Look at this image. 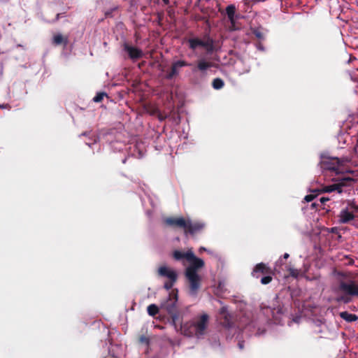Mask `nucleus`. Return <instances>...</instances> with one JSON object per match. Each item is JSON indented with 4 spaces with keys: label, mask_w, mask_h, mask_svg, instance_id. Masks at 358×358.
I'll return each instance as SVG.
<instances>
[{
    "label": "nucleus",
    "mask_w": 358,
    "mask_h": 358,
    "mask_svg": "<svg viewBox=\"0 0 358 358\" xmlns=\"http://www.w3.org/2000/svg\"><path fill=\"white\" fill-rule=\"evenodd\" d=\"M188 262L190 265L185 270V276L189 282V292L192 295H196L200 287L201 278L197 273V271L204 266L203 259L196 257L194 254L187 255Z\"/></svg>",
    "instance_id": "nucleus-1"
},
{
    "label": "nucleus",
    "mask_w": 358,
    "mask_h": 358,
    "mask_svg": "<svg viewBox=\"0 0 358 358\" xmlns=\"http://www.w3.org/2000/svg\"><path fill=\"white\" fill-rule=\"evenodd\" d=\"M209 322V315L203 313L194 318V320L187 322L183 324L181 322L180 326L182 333L187 336H195L197 338L203 336L206 334Z\"/></svg>",
    "instance_id": "nucleus-2"
},
{
    "label": "nucleus",
    "mask_w": 358,
    "mask_h": 358,
    "mask_svg": "<svg viewBox=\"0 0 358 358\" xmlns=\"http://www.w3.org/2000/svg\"><path fill=\"white\" fill-rule=\"evenodd\" d=\"M178 290H172L166 300L161 303V308L166 310L171 318L175 328L180 323V313L178 305Z\"/></svg>",
    "instance_id": "nucleus-3"
},
{
    "label": "nucleus",
    "mask_w": 358,
    "mask_h": 358,
    "mask_svg": "<svg viewBox=\"0 0 358 358\" xmlns=\"http://www.w3.org/2000/svg\"><path fill=\"white\" fill-rule=\"evenodd\" d=\"M274 274V270L263 262L256 264L252 272V275L256 278H259L263 275L260 280L262 285L269 284L272 281Z\"/></svg>",
    "instance_id": "nucleus-4"
},
{
    "label": "nucleus",
    "mask_w": 358,
    "mask_h": 358,
    "mask_svg": "<svg viewBox=\"0 0 358 358\" xmlns=\"http://www.w3.org/2000/svg\"><path fill=\"white\" fill-rule=\"evenodd\" d=\"M338 290L345 295L338 297V301H343L344 303H348L350 299L348 296H358V285L354 281L345 282L341 281L338 286Z\"/></svg>",
    "instance_id": "nucleus-5"
},
{
    "label": "nucleus",
    "mask_w": 358,
    "mask_h": 358,
    "mask_svg": "<svg viewBox=\"0 0 358 358\" xmlns=\"http://www.w3.org/2000/svg\"><path fill=\"white\" fill-rule=\"evenodd\" d=\"M159 277L166 278L167 281L164 282V287L166 290L171 289L178 279V274L176 271L166 266H161L157 271Z\"/></svg>",
    "instance_id": "nucleus-6"
},
{
    "label": "nucleus",
    "mask_w": 358,
    "mask_h": 358,
    "mask_svg": "<svg viewBox=\"0 0 358 358\" xmlns=\"http://www.w3.org/2000/svg\"><path fill=\"white\" fill-rule=\"evenodd\" d=\"M187 42L189 43V48L193 50H196L198 47H203L208 52H211L213 50V41L209 37L206 41L198 38H189Z\"/></svg>",
    "instance_id": "nucleus-7"
},
{
    "label": "nucleus",
    "mask_w": 358,
    "mask_h": 358,
    "mask_svg": "<svg viewBox=\"0 0 358 358\" xmlns=\"http://www.w3.org/2000/svg\"><path fill=\"white\" fill-rule=\"evenodd\" d=\"M206 227L205 223L200 222V221H196L192 222L190 220H187L185 227L184 229L185 234H190L192 236H194L198 233H200L201 231L204 229Z\"/></svg>",
    "instance_id": "nucleus-8"
},
{
    "label": "nucleus",
    "mask_w": 358,
    "mask_h": 358,
    "mask_svg": "<svg viewBox=\"0 0 358 358\" xmlns=\"http://www.w3.org/2000/svg\"><path fill=\"white\" fill-rule=\"evenodd\" d=\"M353 181L354 180L350 177L342 178L340 180L339 182L327 185L323 187L322 192L329 193L334 191H337L338 192L341 193L343 191V187L350 185Z\"/></svg>",
    "instance_id": "nucleus-9"
},
{
    "label": "nucleus",
    "mask_w": 358,
    "mask_h": 358,
    "mask_svg": "<svg viewBox=\"0 0 358 358\" xmlns=\"http://www.w3.org/2000/svg\"><path fill=\"white\" fill-rule=\"evenodd\" d=\"M189 66H191V64L187 62L185 60H178L174 62L171 65V71L166 74V78L168 80H171L178 75L180 68Z\"/></svg>",
    "instance_id": "nucleus-10"
},
{
    "label": "nucleus",
    "mask_w": 358,
    "mask_h": 358,
    "mask_svg": "<svg viewBox=\"0 0 358 358\" xmlns=\"http://www.w3.org/2000/svg\"><path fill=\"white\" fill-rule=\"evenodd\" d=\"M123 49L128 53L129 58L133 60L141 59L143 55L141 49L131 46L127 43L123 44Z\"/></svg>",
    "instance_id": "nucleus-11"
},
{
    "label": "nucleus",
    "mask_w": 358,
    "mask_h": 358,
    "mask_svg": "<svg viewBox=\"0 0 358 358\" xmlns=\"http://www.w3.org/2000/svg\"><path fill=\"white\" fill-rule=\"evenodd\" d=\"M330 159L331 162H327L324 164V169H328L329 171H334L336 174L343 173L344 169L340 165V158H327Z\"/></svg>",
    "instance_id": "nucleus-12"
},
{
    "label": "nucleus",
    "mask_w": 358,
    "mask_h": 358,
    "mask_svg": "<svg viewBox=\"0 0 358 358\" xmlns=\"http://www.w3.org/2000/svg\"><path fill=\"white\" fill-rule=\"evenodd\" d=\"M187 220L183 217H167L165 219V223L171 227L185 229Z\"/></svg>",
    "instance_id": "nucleus-13"
},
{
    "label": "nucleus",
    "mask_w": 358,
    "mask_h": 358,
    "mask_svg": "<svg viewBox=\"0 0 358 358\" xmlns=\"http://www.w3.org/2000/svg\"><path fill=\"white\" fill-rule=\"evenodd\" d=\"M262 313L266 315L268 319L271 316L272 317H275V314H282V308H271L270 307H262Z\"/></svg>",
    "instance_id": "nucleus-14"
},
{
    "label": "nucleus",
    "mask_w": 358,
    "mask_h": 358,
    "mask_svg": "<svg viewBox=\"0 0 358 358\" xmlns=\"http://www.w3.org/2000/svg\"><path fill=\"white\" fill-rule=\"evenodd\" d=\"M52 43L55 45H63L66 47L69 43V36H63L61 34H55L52 38Z\"/></svg>",
    "instance_id": "nucleus-15"
},
{
    "label": "nucleus",
    "mask_w": 358,
    "mask_h": 358,
    "mask_svg": "<svg viewBox=\"0 0 358 358\" xmlns=\"http://www.w3.org/2000/svg\"><path fill=\"white\" fill-rule=\"evenodd\" d=\"M236 6L234 4H230L226 8V13L227 15L228 19L231 24L234 25L235 24V13H236Z\"/></svg>",
    "instance_id": "nucleus-16"
},
{
    "label": "nucleus",
    "mask_w": 358,
    "mask_h": 358,
    "mask_svg": "<svg viewBox=\"0 0 358 358\" xmlns=\"http://www.w3.org/2000/svg\"><path fill=\"white\" fill-rule=\"evenodd\" d=\"M354 219V215L349 212L348 209L342 210L340 213V222L348 223Z\"/></svg>",
    "instance_id": "nucleus-17"
},
{
    "label": "nucleus",
    "mask_w": 358,
    "mask_h": 358,
    "mask_svg": "<svg viewBox=\"0 0 358 358\" xmlns=\"http://www.w3.org/2000/svg\"><path fill=\"white\" fill-rule=\"evenodd\" d=\"M192 252H193L192 250H188L186 252H182L180 250H174L173 252V257L174 258V259H176L177 261H180L183 259L188 260L187 255L192 254Z\"/></svg>",
    "instance_id": "nucleus-18"
},
{
    "label": "nucleus",
    "mask_w": 358,
    "mask_h": 358,
    "mask_svg": "<svg viewBox=\"0 0 358 358\" xmlns=\"http://www.w3.org/2000/svg\"><path fill=\"white\" fill-rule=\"evenodd\" d=\"M339 315L343 320L348 322H355L358 320L357 315L352 313H350L348 311L341 312Z\"/></svg>",
    "instance_id": "nucleus-19"
},
{
    "label": "nucleus",
    "mask_w": 358,
    "mask_h": 358,
    "mask_svg": "<svg viewBox=\"0 0 358 358\" xmlns=\"http://www.w3.org/2000/svg\"><path fill=\"white\" fill-rule=\"evenodd\" d=\"M213 66V64L210 62H206L204 59H199L197 62V69L201 72H204L208 68Z\"/></svg>",
    "instance_id": "nucleus-20"
},
{
    "label": "nucleus",
    "mask_w": 358,
    "mask_h": 358,
    "mask_svg": "<svg viewBox=\"0 0 358 358\" xmlns=\"http://www.w3.org/2000/svg\"><path fill=\"white\" fill-rule=\"evenodd\" d=\"M224 81L220 78H215L212 82V86L215 90H220L224 87Z\"/></svg>",
    "instance_id": "nucleus-21"
},
{
    "label": "nucleus",
    "mask_w": 358,
    "mask_h": 358,
    "mask_svg": "<svg viewBox=\"0 0 358 358\" xmlns=\"http://www.w3.org/2000/svg\"><path fill=\"white\" fill-rule=\"evenodd\" d=\"M147 310L150 316H155L159 313V308L155 304H150L148 306Z\"/></svg>",
    "instance_id": "nucleus-22"
},
{
    "label": "nucleus",
    "mask_w": 358,
    "mask_h": 358,
    "mask_svg": "<svg viewBox=\"0 0 358 358\" xmlns=\"http://www.w3.org/2000/svg\"><path fill=\"white\" fill-rule=\"evenodd\" d=\"M107 94L105 92H99L96 94V95L93 98V101L96 103H99L102 101L103 99V97L106 96Z\"/></svg>",
    "instance_id": "nucleus-23"
},
{
    "label": "nucleus",
    "mask_w": 358,
    "mask_h": 358,
    "mask_svg": "<svg viewBox=\"0 0 358 358\" xmlns=\"http://www.w3.org/2000/svg\"><path fill=\"white\" fill-rule=\"evenodd\" d=\"M252 33L255 36V37L257 38L258 39H261V40L264 39V34L259 29L253 30Z\"/></svg>",
    "instance_id": "nucleus-24"
},
{
    "label": "nucleus",
    "mask_w": 358,
    "mask_h": 358,
    "mask_svg": "<svg viewBox=\"0 0 358 358\" xmlns=\"http://www.w3.org/2000/svg\"><path fill=\"white\" fill-rule=\"evenodd\" d=\"M220 314L223 316V317L224 318L225 321L228 322V313H227V308L226 307H222L220 308Z\"/></svg>",
    "instance_id": "nucleus-25"
},
{
    "label": "nucleus",
    "mask_w": 358,
    "mask_h": 358,
    "mask_svg": "<svg viewBox=\"0 0 358 358\" xmlns=\"http://www.w3.org/2000/svg\"><path fill=\"white\" fill-rule=\"evenodd\" d=\"M289 275L293 277V278H297L299 274V272L297 269H295V268H289Z\"/></svg>",
    "instance_id": "nucleus-26"
},
{
    "label": "nucleus",
    "mask_w": 358,
    "mask_h": 358,
    "mask_svg": "<svg viewBox=\"0 0 358 358\" xmlns=\"http://www.w3.org/2000/svg\"><path fill=\"white\" fill-rule=\"evenodd\" d=\"M315 198V195H313V194H308L305 196L304 199L307 201V202H310L312 201L313 200H314V199Z\"/></svg>",
    "instance_id": "nucleus-27"
},
{
    "label": "nucleus",
    "mask_w": 358,
    "mask_h": 358,
    "mask_svg": "<svg viewBox=\"0 0 358 358\" xmlns=\"http://www.w3.org/2000/svg\"><path fill=\"white\" fill-rule=\"evenodd\" d=\"M96 136H93L90 141H86V144L88 145L89 146H91V145L94 144L96 142Z\"/></svg>",
    "instance_id": "nucleus-28"
},
{
    "label": "nucleus",
    "mask_w": 358,
    "mask_h": 358,
    "mask_svg": "<svg viewBox=\"0 0 358 358\" xmlns=\"http://www.w3.org/2000/svg\"><path fill=\"white\" fill-rule=\"evenodd\" d=\"M140 341H141V343H146V344H148V343H149V340H148V338H146V337H145V336H141V337L140 338Z\"/></svg>",
    "instance_id": "nucleus-29"
},
{
    "label": "nucleus",
    "mask_w": 358,
    "mask_h": 358,
    "mask_svg": "<svg viewBox=\"0 0 358 358\" xmlns=\"http://www.w3.org/2000/svg\"><path fill=\"white\" fill-rule=\"evenodd\" d=\"M64 16V13H57L56 15V17H55V20H54L55 22H57V20H59V19L60 17H62Z\"/></svg>",
    "instance_id": "nucleus-30"
},
{
    "label": "nucleus",
    "mask_w": 358,
    "mask_h": 358,
    "mask_svg": "<svg viewBox=\"0 0 358 358\" xmlns=\"http://www.w3.org/2000/svg\"><path fill=\"white\" fill-rule=\"evenodd\" d=\"M317 329H315L313 331V334H317L319 333H321L322 331V330L321 329V327H317Z\"/></svg>",
    "instance_id": "nucleus-31"
},
{
    "label": "nucleus",
    "mask_w": 358,
    "mask_h": 358,
    "mask_svg": "<svg viewBox=\"0 0 358 358\" xmlns=\"http://www.w3.org/2000/svg\"><path fill=\"white\" fill-rule=\"evenodd\" d=\"M238 346L241 350H243L244 348V341H239Z\"/></svg>",
    "instance_id": "nucleus-32"
},
{
    "label": "nucleus",
    "mask_w": 358,
    "mask_h": 358,
    "mask_svg": "<svg viewBox=\"0 0 358 358\" xmlns=\"http://www.w3.org/2000/svg\"><path fill=\"white\" fill-rule=\"evenodd\" d=\"M329 200L327 197H322L320 198V201L322 203H324L326 201H328Z\"/></svg>",
    "instance_id": "nucleus-33"
},
{
    "label": "nucleus",
    "mask_w": 358,
    "mask_h": 358,
    "mask_svg": "<svg viewBox=\"0 0 358 358\" xmlns=\"http://www.w3.org/2000/svg\"><path fill=\"white\" fill-rule=\"evenodd\" d=\"M166 116L162 115V114L158 115V118L160 121H163L166 119Z\"/></svg>",
    "instance_id": "nucleus-34"
},
{
    "label": "nucleus",
    "mask_w": 358,
    "mask_h": 358,
    "mask_svg": "<svg viewBox=\"0 0 358 358\" xmlns=\"http://www.w3.org/2000/svg\"><path fill=\"white\" fill-rule=\"evenodd\" d=\"M257 48H258V49H259V50H264V47H263V45H262V43H259L257 44Z\"/></svg>",
    "instance_id": "nucleus-35"
},
{
    "label": "nucleus",
    "mask_w": 358,
    "mask_h": 358,
    "mask_svg": "<svg viewBox=\"0 0 358 358\" xmlns=\"http://www.w3.org/2000/svg\"><path fill=\"white\" fill-rule=\"evenodd\" d=\"M289 254H288V253H285V254H284V255H283V257H284L285 259H287V258L289 257Z\"/></svg>",
    "instance_id": "nucleus-36"
},
{
    "label": "nucleus",
    "mask_w": 358,
    "mask_h": 358,
    "mask_svg": "<svg viewBox=\"0 0 358 358\" xmlns=\"http://www.w3.org/2000/svg\"><path fill=\"white\" fill-rule=\"evenodd\" d=\"M164 4L168 5L169 3V0H162Z\"/></svg>",
    "instance_id": "nucleus-37"
},
{
    "label": "nucleus",
    "mask_w": 358,
    "mask_h": 358,
    "mask_svg": "<svg viewBox=\"0 0 358 358\" xmlns=\"http://www.w3.org/2000/svg\"><path fill=\"white\" fill-rule=\"evenodd\" d=\"M200 251H206V249L204 247H201L199 249Z\"/></svg>",
    "instance_id": "nucleus-38"
},
{
    "label": "nucleus",
    "mask_w": 358,
    "mask_h": 358,
    "mask_svg": "<svg viewBox=\"0 0 358 358\" xmlns=\"http://www.w3.org/2000/svg\"><path fill=\"white\" fill-rule=\"evenodd\" d=\"M8 106V105H6V106H1V108H6V106Z\"/></svg>",
    "instance_id": "nucleus-39"
},
{
    "label": "nucleus",
    "mask_w": 358,
    "mask_h": 358,
    "mask_svg": "<svg viewBox=\"0 0 358 358\" xmlns=\"http://www.w3.org/2000/svg\"><path fill=\"white\" fill-rule=\"evenodd\" d=\"M82 135H83V136H86V135H87V133H83Z\"/></svg>",
    "instance_id": "nucleus-40"
},
{
    "label": "nucleus",
    "mask_w": 358,
    "mask_h": 358,
    "mask_svg": "<svg viewBox=\"0 0 358 358\" xmlns=\"http://www.w3.org/2000/svg\"><path fill=\"white\" fill-rule=\"evenodd\" d=\"M321 157H325L324 155H320Z\"/></svg>",
    "instance_id": "nucleus-41"
},
{
    "label": "nucleus",
    "mask_w": 358,
    "mask_h": 358,
    "mask_svg": "<svg viewBox=\"0 0 358 358\" xmlns=\"http://www.w3.org/2000/svg\"><path fill=\"white\" fill-rule=\"evenodd\" d=\"M357 227H358V226H357Z\"/></svg>",
    "instance_id": "nucleus-42"
}]
</instances>
